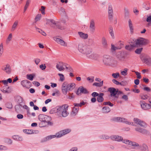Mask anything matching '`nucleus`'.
I'll list each match as a JSON object with an SVG mask.
<instances>
[{
  "label": "nucleus",
  "instance_id": "1",
  "mask_svg": "<svg viewBox=\"0 0 151 151\" xmlns=\"http://www.w3.org/2000/svg\"><path fill=\"white\" fill-rule=\"evenodd\" d=\"M78 49L80 52L86 55L89 58H94L95 54L94 53L90 54L92 52V50L90 46L88 45H83L82 44H79L78 46Z\"/></svg>",
  "mask_w": 151,
  "mask_h": 151
},
{
  "label": "nucleus",
  "instance_id": "2",
  "mask_svg": "<svg viewBox=\"0 0 151 151\" xmlns=\"http://www.w3.org/2000/svg\"><path fill=\"white\" fill-rule=\"evenodd\" d=\"M111 139L113 140L119 142L122 141L123 142L129 145L133 146H138L139 144L136 142H132L127 139H123V137L118 135H112L110 137Z\"/></svg>",
  "mask_w": 151,
  "mask_h": 151
},
{
  "label": "nucleus",
  "instance_id": "3",
  "mask_svg": "<svg viewBox=\"0 0 151 151\" xmlns=\"http://www.w3.org/2000/svg\"><path fill=\"white\" fill-rule=\"evenodd\" d=\"M134 42L136 47H138L140 46H145L150 43L149 40L142 37H139L137 39H132L131 40V43H133Z\"/></svg>",
  "mask_w": 151,
  "mask_h": 151
},
{
  "label": "nucleus",
  "instance_id": "4",
  "mask_svg": "<svg viewBox=\"0 0 151 151\" xmlns=\"http://www.w3.org/2000/svg\"><path fill=\"white\" fill-rule=\"evenodd\" d=\"M68 106L67 104H64L61 106H58L56 107V112L61 113L63 117L67 116L68 114Z\"/></svg>",
  "mask_w": 151,
  "mask_h": 151
},
{
  "label": "nucleus",
  "instance_id": "5",
  "mask_svg": "<svg viewBox=\"0 0 151 151\" xmlns=\"http://www.w3.org/2000/svg\"><path fill=\"white\" fill-rule=\"evenodd\" d=\"M70 131L71 130L70 129H66L62 131H60L59 132L56 133L55 135H51L48 136L49 138V140L51 139L52 138H54L55 137H56L57 138H60L62 137L63 136L69 133Z\"/></svg>",
  "mask_w": 151,
  "mask_h": 151
},
{
  "label": "nucleus",
  "instance_id": "6",
  "mask_svg": "<svg viewBox=\"0 0 151 151\" xmlns=\"http://www.w3.org/2000/svg\"><path fill=\"white\" fill-rule=\"evenodd\" d=\"M112 120L115 122H124L127 124L136 126L135 124L133 122L127 121L126 119L120 117H114L112 119Z\"/></svg>",
  "mask_w": 151,
  "mask_h": 151
},
{
  "label": "nucleus",
  "instance_id": "7",
  "mask_svg": "<svg viewBox=\"0 0 151 151\" xmlns=\"http://www.w3.org/2000/svg\"><path fill=\"white\" fill-rule=\"evenodd\" d=\"M140 58L142 61L147 65H151V58L147 55L144 54L140 56Z\"/></svg>",
  "mask_w": 151,
  "mask_h": 151
},
{
  "label": "nucleus",
  "instance_id": "8",
  "mask_svg": "<svg viewBox=\"0 0 151 151\" xmlns=\"http://www.w3.org/2000/svg\"><path fill=\"white\" fill-rule=\"evenodd\" d=\"M103 60L104 64L106 65H110L113 64V60L112 58L109 55H104Z\"/></svg>",
  "mask_w": 151,
  "mask_h": 151
},
{
  "label": "nucleus",
  "instance_id": "9",
  "mask_svg": "<svg viewBox=\"0 0 151 151\" xmlns=\"http://www.w3.org/2000/svg\"><path fill=\"white\" fill-rule=\"evenodd\" d=\"M108 18L109 20L112 21L113 17V11L111 4H109L108 9Z\"/></svg>",
  "mask_w": 151,
  "mask_h": 151
},
{
  "label": "nucleus",
  "instance_id": "10",
  "mask_svg": "<svg viewBox=\"0 0 151 151\" xmlns=\"http://www.w3.org/2000/svg\"><path fill=\"white\" fill-rule=\"evenodd\" d=\"M88 93V91L86 88L81 86H80L77 90L76 92V94L78 96H80L81 93L86 94Z\"/></svg>",
  "mask_w": 151,
  "mask_h": 151
},
{
  "label": "nucleus",
  "instance_id": "11",
  "mask_svg": "<svg viewBox=\"0 0 151 151\" xmlns=\"http://www.w3.org/2000/svg\"><path fill=\"white\" fill-rule=\"evenodd\" d=\"M1 69L6 73L8 74H10L12 72L11 67L8 64H7L5 65Z\"/></svg>",
  "mask_w": 151,
  "mask_h": 151
},
{
  "label": "nucleus",
  "instance_id": "12",
  "mask_svg": "<svg viewBox=\"0 0 151 151\" xmlns=\"http://www.w3.org/2000/svg\"><path fill=\"white\" fill-rule=\"evenodd\" d=\"M140 103L142 108L144 110H148L151 108V106L150 104H147L144 101H140Z\"/></svg>",
  "mask_w": 151,
  "mask_h": 151
},
{
  "label": "nucleus",
  "instance_id": "13",
  "mask_svg": "<svg viewBox=\"0 0 151 151\" xmlns=\"http://www.w3.org/2000/svg\"><path fill=\"white\" fill-rule=\"evenodd\" d=\"M21 84L23 87L26 88H29L31 87V83L27 80L22 81L21 82Z\"/></svg>",
  "mask_w": 151,
  "mask_h": 151
},
{
  "label": "nucleus",
  "instance_id": "14",
  "mask_svg": "<svg viewBox=\"0 0 151 151\" xmlns=\"http://www.w3.org/2000/svg\"><path fill=\"white\" fill-rule=\"evenodd\" d=\"M49 116L47 115L40 114L38 116V118L39 120L41 122H43L45 123L46 120H47L48 118H49Z\"/></svg>",
  "mask_w": 151,
  "mask_h": 151
},
{
  "label": "nucleus",
  "instance_id": "15",
  "mask_svg": "<svg viewBox=\"0 0 151 151\" xmlns=\"http://www.w3.org/2000/svg\"><path fill=\"white\" fill-rule=\"evenodd\" d=\"M65 63H64L62 62H59L57 64L56 68L60 71H61L64 70Z\"/></svg>",
  "mask_w": 151,
  "mask_h": 151
},
{
  "label": "nucleus",
  "instance_id": "16",
  "mask_svg": "<svg viewBox=\"0 0 151 151\" xmlns=\"http://www.w3.org/2000/svg\"><path fill=\"white\" fill-rule=\"evenodd\" d=\"M116 56L118 58L121 60H124L126 58L125 55L123 52H119L117 54Z\"/></svg>",
  "mask_w": 151,
  "mask_h": 151
},
{
  "label": "nucleus",
  "instance_id": "17",
  "mask_svg": "<svg viewBox=\"0 0 151 151\" xmlns=\"http://www.w3.org/2000/svg\"><path fill=\"white\" fill-rule=\"evenodd\" d=\"M108 91L110 93V95L111 96H115L118 91V90H116V89L112 87L109 88L108 89Z\"/></svg>",
  "mask_w": 151,
  "mask_h": 151
},
{
  "label": "nucleus",
  "instance_id": "18",
  "mask_svg": "<svg viewBox=\"0 0 151 151\" xmlns=\"http://www.w3.org/2000/svg\"><path fill=\"white\" fill-rule=\"evenodd\" d=\"M17 99H18L17 101L19 103V105H17L15 106V108L16 111L17 110L18 108H20V106H21V104L22 103L23 101L22 98L20 96H18L17 97Z\"/></svg>",
  "mask_w": 151,
  "mask_h": 151
},
{
  "label": "nucleus",
  "instance_id": "19",
  "mask_svg": "<svg viewBox=\"0 0 151 151\" xmlns=\"http://www.w3.org/2000/svg\"><path fill=\"white\" fill-rule=\"evenodd\" d=\"M89 29L90 31L93 32L95 29V23L93 19H91L90 22Z\"/></svg>",
  "mask_w": 151,
  "mask_h": 151
},
{
  "label": "nucleus",
  "instance_id": "20",
  "mask_svg": "<svg viewBox=\"0 0 151 151\" xmlns=\"http://www.w3.org/2000/svg\"><path fill=\"white\" fill-rule=\"evenodd\" d=\"M54 40L56 42L61 45L64 46H67V43L63 40L57 37H54Z\"/></svg>",
  "mask_w": 151,
  "mask_h": 151
},
{
  "label": "nucleus",
  "instance_id": "21",
  "mask_svg": "<svg viewBox=\"0 0 151 151\" xmlns=\"http://www.w3.org/2000/svg\"><path fill=\"white\" fill-rule=\"evenodd\" d=\"M68 91L67 87L66 86V82H64L62 85V91L63 93L66 95Z\"/></svg>",
  "mask_w": 151,
  "mask_h": 151
},
{
  "label": "nucleus",
  "instance_id": "22",
  "mask_svg": "<svg viewBox=\"0 0 151 151\" xmlns=\"http://www.w3.org/2000/svg\"><path fill=\"white\" fill-rule=\"evenodd\" d=\"M134 147H136V146ZM137 147H138V149L141 151H148V147L145 144H143L141 145H139V146Z\"/></svg>",
  "mask_w": 151,
  "mask_h": 151
},
{
  "label": "nucleus",
  "instance_id": "23",
  "mask_svg": "<svg viewBox=\"0 0 151 151\" xmlns=\"http://www.w3.org/2000/svg\"><path fill=\"white\" fill-rule=\"evenodd\" d=\"M135 129L136 131L143 134H147L148 132L147 130L141 128L137 127Z\"/></svg>",
  "mask_w": 151,
  "mask_h": 151
},
{
  "label": "nucleus",
  "instance_id": "24",
  "mask_svg": "<svg viewBox=\"0 0 151 151\" xmlns=\"http://www.w3.org/2000/svg\"><path fill=\"white\" fill-rule=\"evenodd\" d=\"M133 42V43H132V45L126 46L125 48L126 50L129 51H131L133 49L134 47H136L135 43L134 41Z\"/></svg>",
  "mask_w": 151,
  "mask_h": 151
},
{
  "label": "nucleus",
  "instance_id": "25",
  "mask_svg": "<svg viewBox=\"0 0 151 151\" xmlns=\"http://www.w3.org/2000/svg\"><path fill=\"white\" fill-rule=\"evenodd\" d=\"M66 86L68 91H71L75 88L76 85L74 83H71L68 84L66 82Z\"/></svg>",
  "mask_w": 151,
  "mask_h": 151
},
{
  "label": "nucleus",
  "instance_id": "26",
  "mask_svg": "<svg viewBox=\"0 0 151 151\" xmlns=\"http://www.w3.org/2000/svg\"><path fill=\"white\" fill-rule=\"evenodd\" d=\"M104 94L103 93H100L97 98V100L99 102H102L104 101V99L103 97Z\"/></svg>",
  "mask_w": 151,
  "mask_h": 151
},
{
  "label": "nucleus",
  "instance_id": "27",
  "mask_svg": "<svg viewBox=\"0 0 151 151\" xmlns=\"http://www.w3.org/2000/svg\"><path fill=\"white\" fill-rule=\"evenodd\" d=\"M47 21L51 26L53 28H55V26L56 25L57 23H56L54 20L48 19Z\"/></svg>",
  "mask_w": 151,
  "mask_h": 151
},
{
  "label": "nucleus",
  "instance_id": "28",
  "mask_svg": "<svg viewBox=\"0 0 151 151\" xmlns=\"http://www.w3.org/2000/svg\"><path fill=\"white\" fill-rule=\"evenodd\" d=\"M78 33L80 37L83 39H87L88 37V35L87 34H85L82 32H78Z\"/></svg>",
  "mask_w": 151,
  "mask_h": 151
},
{
  "label": "nucleus",
  "instance_id": "29",
  "mask_svg": "<svg viewBox=\"0 0 151 151\" xmlns=\"http://www.w3.org/2000/svg\"><path fill=\"white\" fill-rule=\"evenodd\" d=\"M128 24L130 33L131 34H132L133 32L134 29L132 22L130 19H129L128 20Z\"/></svg>",
  "mask_w": 151,
  "mask_h": 151
},
{
  "label": "nucleus",
  "instance_id": "30",
  "mask_svg": "<svg viewBox=\"0 0 151 151\" xmlns=\"http://www.w3.org/2000/svg\"><path fill=\"white\" fill-rule=\"evenodd\" d=\"M78 110V107L75 108L74 107L73 108L72 112L71 113V115L73 116L76 115L77 113Z\"/></svg>",
  "mask_w": 151,
  "mask_h": 151
},
{
  "label": "nucleus",
  "instance_id": "31",
  "mask_svg": "<svg viewBox=\"0 0 151 151\" xmlns=\"http://www.w3.org/2000/svg\"><path fill=\"white\" fill-rule=\"evenodd\" d=\"M110 109L107 106H104L102 108V111L104 113H107L110 111Z\"/></svg>",
  "mask_w": 151,
  "mask_h": 151
},
{
  "label": "nucleus",
  "instance_id": "32",
  "mask_svg": "<svg viewBox=\"0 0 151 151\" xmlns=\"http://www.w3.org/2000/svg\"><path fill=\"white\" fill-rule=\"evenodd\" d=\"M65 67L66 69L68 70L67 71L68 72H73V70L72 68L67 64L65 63Z\"/></svg>",
  "mask_w": 151,
  "mask_h": 151
},
{
  "label": "nucleus",
  "instance_id": "33",
  "mask_svg": "<svg viewBox=\"0 0 151 151\" xmlns=\"http://www.w3.org/2000/svg\"><path fill=\"white\" fill-rule=\"evenodd\" d=\"M109 33L110 35H111V37H112V38H114V32L113 31V27L110 26L109 29Z\"/></svg>",
  "mask_w": 151,
  "mask_h": 151
},
{
  "label": "nucleus",
  "instance_id": "34",
  "mask_svg": "<svg viewBox=\"0 0 151 151\" xmlns=\"http://www.w3.org/2000/svg\"><path fill=\"white\" fill-rule=\"evenodd\" d=\"M102 43L103 46L105 47H107V43L106 39V38L103 37L102 39Z\"/></svg>",
  "mask_w": 151,
  "mask_h": 151
},
{
  "label": "nucleus",
  "instance_id": "35",
  "mask_svg": "<svg viewBox=\"0 0 151 151\" xmlns=\"http://www.w3.org/2000/svg\"><path fill=\"white\" fill-rule=\"evenodd\" d=\"M18 24V21H16L14 22L12 27L11 30L12 31H14L15 29Z\"/></svg>",
  "mask_w": 151,
  "mask_h": 151
},
{
  "label": "nucleus",
  "instance_id": "36",
  "mask_svg": "<svg viewBox=\"0 0 151 151\" xmlns=\"http://www.w3.org/2000/svg\"><path fill=\"white\" fill-rule=\"evenodd\" d=\"M103 81L99 83L95 82L93 83V85L98 87H101L103 85Z\"/></svg>",
  "mask_w": 151,
  "mask_h": 151
},
{
  "label": "nucleus",
  "instance_id": "37",
  "mask_svg": "<svg viewBox=\"0 0 151 151\" xmlns=\"http://www.w3.org/2000/svg\"><path fill=\"white\" fill-rule=\"evenodd\" d=\"M128 69L127 68H125L123 71H121V74L123 76H126L127 75V71Z\"/></svg>",
  "mask_w": 151,
  "mask_h": 151
},
{
  "label": "nucleus",
  "instance_id": "38",
  "mask_svg": "<svg viewBox=\"0 0 151 151\" xmlns=\"http://www.w3.org/2000/svg\"><path fill=\"white\" fill-rule=\"evenodd\" d=\"M23 132L28 134H31L33 133V130L31 129H24Z\"/></svg>",
  "mask_w": 151,
  "mask_h": 151
},
{
  "label": "nucleus",
  "instance_id": "39",
  "mask_svg": "<svg viewBox=\"0 0 151 151\" xmlns=\"http://www.w3.org/2000/svg\"><path fill=\"white\" fill-rule=\"evenodd\" d=\"M26 76L28 79L31 81L33 80L34 77V76L32 74H27V75Z\"/></svg>",
  "mask_w": 151,
  "mask_h": 151
},
{
  "label": "nucleus",
  "instance_id": "40",
  "mask_svg": "<svg viewBox=\"0 0 151 151\" xmlns=\"http://www.w3.org/2000/svg\"><path fill=\"white\" fill-rule=\"evenodd\" d=\"M51 120V118L50 116L49 117V118H48L46 120L45 123H47V124L49 125H50V126H52L53 125V123L50 122V121Z\"/></svg>",
  "mask_w": 151,
  "mask_h": 151
},
{
  "label": "nucleus",
  "instance_id": "41",
  "mask_svg": "<svg viewBox=\"0 0 151 151\" xmlns=\"http://www.w3.org/2000/svg\"><path fill=\"white\" fill-rule=\"evenodd\" d=\"M58 75L60 76V81H63L65 80V77L64 75L62 74L58 73Z\"/></svg>",
  "mask_w": 151,
  "mask_h": 151
},
{
  "label": "nucleus",
  "instance_id": "42",
  "mask_svg": "<svg viewBox=\"0 0 151 151\" xmlns=\"http://www.w3.org/2000/svg\"><path fill=\"white\" fill-rule=\"evenodd\" d=\"M30 0H27V1L26 2V3L25 4V5L24 6V12H25L26 10H27V8L29 3H30Z\"/></svg>",
  "mask_w": 151,
  "mask_h": 151
},
{
  "label": "nucleus",
  "instance_id": "43",
  "mask_svg": "<svg viewBox=\"0 0 151 151\" xmlns=\"http://www.w3.org/2000/svg\"><path fill=\"white\" fill-rule=\"evenodd\" d=\"M109 137L108 135H104L100 136V138L102 139H107L109 138Z\"/></svg>",
  "mask_w": 151,
  "mask_h": 151
},
{
  "label": "nucleus",
  "instance_id": "44",
  "mask_svg": "<svg viewBox=\"0 0 151 151\" xmlns=\"http://www.w3.org/2000/svg\"><path fill=\"white\" fill-rule=\"evenodd\" d=\"M69 95H67L66 96L67 98L71 99L74 98L75 96L73 93H69Z\"/></svg>",
  "mask_w": 151,
  "mask_h": 151
},
{
  "label": "nucleus",
  "instance_id": "45",
  "mask_svg": "<svg viewBox=\"0 0 151 151\" xmlns=\"http://www.w3.org/2000/svg\"><path fill=\"white\" fill-rule=\"evenodd\" d=\"M6 107L9 109H11L12 107V105L11 103L7 102L5 104Z\"/></svg>",
  "mask_w": 151,
  "mask_h": 151
},
{
  "label": "nucleus",
  "instance_id": "46",
  "mask_svg": "<svg viewBox=\"0 0 151 151\" xmlns=\"http://www.w3.org/2000/svg\"><path fill=\"white\" fill-rule=\"evenodd\" d=\"M120 75L119 73H113L112 74V76L115 78H117Z\"/></svg>",
  "mask_w": 151,
  "mask_h": 151
},
{
  "label": "nucleus",
  "instance_id": "47",
  "mask_svg": "<svg viewBox=\"0 0 151 151\" xmlns=\"http://www.w3.org/2000/svg\"><path fill=\"white\" fill-rule=\"evenodd\" d=\"M142 49L143 48L142 47L137 48L135 51V52L137 54H140L141 53Z\"/></svg>",
  "mask_w": 151,
  "mask_h": 151
},
{
  "label": "nucleus",
  "instance_id": "48",
  "mask_svg": "<svg viewBox=\"0 0 151 151\" xmlns=\"http://www.w3.org/2000/svg\"><path fill=\"white\" fill-rule=\"evenodd\" d=\"M3 52V46L2 43L0 45V56H1Z\"/></svg>",
  "mask_w": 151,
  "mask_h": 151
},
{
  "label": "nucleus",
  "instance_id": "49",
  "mask_svg": "<svg viewBox=\"0 0 151 151\" xmlns=\"http://www.w3.org/2000/svg\"><path fill=\"white\" fill-rule=\"evenodd\" d=\"M103 104L104 105H108L111 106H113V104L110 101L104 102Z\"/></svg>",
  "mask_w": 151,
  "mask_h": 151
},
{
  "label": "nucleus",
  "instance_id": "50",
  "mask_svg": "<svg viewBox=\"0 0 151 151\" xmlns=\"http://www.w3.org/2000/svg\"><path fill=\"white\" fill-rule=\"evenodd\" d=\"M12 34L10 33L9 34L8 37L7 39L6 40V42L8 43L9 42H10L12 38Z\"/></svg>",
  "mask_w": 151,
  "mask_h": 151
},
{
  "label": "nucleus",
  "instance_id": "51",
  "mask_svg": "<svg viewBox=\"0 0 151 151\" xmlns=\"http://www.w3.org/2000/svg\"><path fill=\"white\" fill-rule=\"evenodd\" d=\"M49 140H50L49 139V138L48 136H47L42 139L41 141V143H43L44 142H46Z\"/></svg>",
  "mask_w": 151,
  "mask_h": 151
},
{
  "label": "nucleus",
  "instance_id": "52",
  "mask_svg": "<svg viewBox=\"0 0 151 151\" xmlns=\"http://www.w3.org/2000/svg\"><path fill=\"white\" fill-rule=\"evenodd\" d=\"M5 142L7 144L9 145L12 144V140L9 139H5Z\"/></svg>",
  "mask_w": 151,
  "mask_h": 151
},
{
  "label": "nucleus",
  "instance_id": "53",
  "mask_svg": "<svg viewBox=\"0 0 151 151\" xmlns=\"http://www.w3.org/2000/svg\"><path fill=\"white\" fill-rule=\"evenodd\" d=\"M119 83L120 85L123 86H125L127 84V81H123L120 82Z\"/></svg>",
  "mask_w": 151,
  "mask_h": 151
},
{
  "label": "nucleus",
  "instance_id": "54",
  "mask_svg": "<svg viewBox=\"0 0 151 151\" xmlns=\"http://www.w3.org/2000/svg\"><path fill=\"white\" fill-rule=\"evenodd\" d=\"M140 96L142 99L144 100L147 99L148 97L147 95H140Z\"/></svg>",
  "mask_w": 151,
  "mask_h": 151
},
{
  "label": "nucleus",
  "instance_id": "55",
  "mask_svg": "<svg viewBox=\"0 0 151 151\" xmlns=\"http://www.w3.org/2000/svg\"><path fill=\"white\" fill-rule=\"evenodd\" d=\"M133 72H134L135 73L136 75L137 76V78L138 79H140L141 78V76L140 74L139 73L135 71H133Z\"/></svg>",
  "mask_w": 151,
  "mask_h": 151
},
{
  "label": "nucleus",
  "instance_id": "56",
  "mask_svg": "<svg viewBox=\"0 0 151 151\" xmlns=\"http://www.w3.org/2000/svg\"><path fill=\"white\" fill-rule=\"evenodd\" d=\"M134 121L135 123L139 124V122L140 123L141 120L137 118H134Z\"/></svg>",
  "mask_w": 151,
  "mask_h": 151
},
{
  "label": "nucleus",
  "instance_id": "57",
  "mask_svg": "<svg viewBox=\"0 0 151 151\" xmlns=\"http://www.w3.org/2000/svg\"><path fill=\"white\" fill-rule=\"evenodd\" d=\"M55 26L57 27V28L61 29H63L65 28V27H62L60 25H59L57 23Z\"/></svg>",
  "mask_w": 151,
  "mask_h": 151
},
{
  "label": "nucleus",
  "instance_id": "58",
  "mask_svg": "<svg viewBox=\"0 0 151 151\" xmlns=\"http://www.w3.org/2000/svg\"><path fill=\"white\" fill-rule=\"evenodd\" d=\"M139 124L142 127H145L146 126V124L145 122H144L141 121H140V123L139 122Z\"/></svg>",
  "mask_w": 151,
  "mask_h": 151
},
{
  "label": "nucleus",
  "instance_id": "59",
  "mask_svg": "<svg viewBox=\"0 0 151 151\" xmlns=\"http://www.w3.org/2000/svg\"><path fill=\"white\" fill-rule=\"evenodd\" d=\"M40 61V60L38 58H36L35 59V64L37 65Z\"/></svg>",
  "mask_w": 151,
  "mask_h": 151
},
{
  "label": "nucleus",
  "instance_id": "60",
  "mask_svg": "<svg viewBox=\"0 0 151 151\" xmlns=\"http://www.w3.org/2000/svg\"><path fill=\"white\" fill-rule=\"evenodd\" d=\"M56 110H57L56 107L55 108H53L50 110V113L51 114H53L55 113H56Z\"/></svg>",
  "mask_w": 151,
  "mask_h": 151
},
{
  "label": "nucleus",
  "instance_id": "61",
  "mask_svg": "<svg viewBox=\"0 0 151 151\" xmlns=\"http://www.w3.org/2000/svg\"><path fill=\"white\" fill-rule=\"evenodd\" d=\"M40 68L42 70H45L46 68V66L45 64H42L40 65Z\"/></svg>",
  "mask_w": 151,
  "mask_h": 151
},
{
  "label": "nucleus",
  "instance_id": "62",
  "mask_svg": "<svg viewBox=\"0 0 151 151\" xmlns=\"http://www.w3.org/2000/svg\"><path fill=\"white\" fill-rule=\"evenodd\" d=\"M41 15V14H38L36 17L35 19L36 21H38L40 19Z\"/></svg>",
  "mask_w": 151,
  "mask_h": 151
},
{
  "label": "nucleus",
  "instance_id": "63",
  "mask_svg": "<svg viewBox=\"0 0 151 151\" xmlns=\"http://www.w3.org/2000/svg\"><path fill=\"white\" fill-rule=\"evenodd\" d=\"M7 148V147L3 145H0V150H6Z\"/></svg>",
  "mask_w": 151,
  "mask_h": 151
},
{
  "label": "nucleus",
  "instance_id": "64",
  "mask_svg": "<svg viewBox=\"0 0 151 151\" xmlns=\"http://www.w3.org/2000/svg\"><path fill=\"white\" fill-rule=\"evenodd\" d=\"M99 95V94L98 93L96 92H93L91 94L92 96L94 97H95L96 96L98 97Z\"/></svg>",
  "mask_w": 151,
  "mask_h": 151
}]
</instances>
